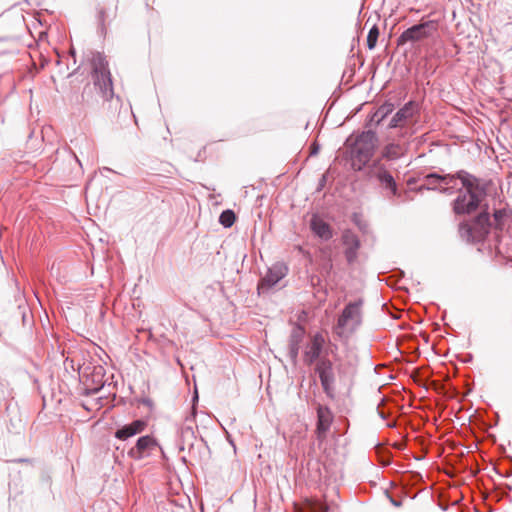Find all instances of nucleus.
Returning a JSON list of instances; mask_svg holds the SVG:
<instances>
[{
    "mask_svg": "<svg viewBox=\"0 0 512 512\" xmlns=\"http://www.w3.org/2000/svg\"><path fill=\"white\" fill-rule=\"evenodd\" d=\"M462 188L465 193L460 194L453 202V211L457 215L474 212L485 196V189L473 175H461Z\"/></svg>",
    "mask_w": 512,
    "mask_h": 512,
    "instance_id": "1",
    "label": "nucleus"
},
{
    "mask_svg": "<svg viewBox=\"0 0 512 512\" xmlns=\"http://www.w3.org/2000/svg\"><path fill=\"white\" fill-rule=\"evenodd\" d=\"M378 144V138L373 131L361 133L355 140L351 149V165L360 171L370 161Z\"/></svg>",
    "mask_w": 512,
    "mask_h": 512,
    "instance_id": "2",
    "label": "nucleus"
},
{
    "mask_svg": "<svg viewBox=\"0 0 512 512\" xmlns=\"http://www.w3.org/2000/svg\"><path fill=\"white\" fill-rule=\"evenodd\" d=\"M362 306V299L350 302L345 306L342 313L339 315L337 323L334 327V332L339 337H349L361 325Z\"/></svg>",
    "mask_w": 512,
    "mask_h": 512,
    "instance_id": "3",
    "label": "nucleus"
},
{
    "mask_svg": "<svg viewBox=\"0 0 512 512\" xmlns=\"http://www.w3.org/2000/svg\"><path fill=\"white\" fill-rule=\"evenodd\" d=\"M91 68L94 85L99 88L105 100H110L114 93L106 58L100 53L93 54L91 58Z\"/></svg>",
    "mask_w": 512,
    "mask_h": 512,
    "instance_id": "4",
    "label": "nucleus"
},
{
    "mask_svg": "<svg viewBox=\"0 0 512 512\" xmlns=\"http://www.w3.org/2000/svg\"><path fill=\"white\" fill-rule=\"evenodd\" d=\"M438 30V22L429 20L414 25L405 30L397 39L398 45H404L407 42H419L431 37Z\"/></svg>",
    "mask_w": 512,
    "mask_h": 512,
    "instance_id": "5",
    "label": "nucleus"
},
{
    "mask_svg": "<svg viewBox=\"0 0 512 512\" xmlns=\"http://www.w3.org/2000/svg\"><path fill=\"white\" fill-rule=\"evenodd\" d=\"M489 214L480 213L472 222H463L459 225V234L467 242L483 238L488 233Z\"/></svg>",
    "mask_w": 512,
    "mask_h": 512,
    "instance_id": "6",
    "label": "nucleus"
},
{
    "mask_svg": "<svg viewBox=\"0 0 512 512\" xmlns=\"http://www.w3.org/2000/svg\"><path fill=\"white\" fill-rule=\"evenodd\" d=\"M369 175L371 177L376 178L382 187L390 190L393 195L397 194V185L396 182L385 167V165L381 162V159L375 160L369 167Z\"/></svg>",
    "mask_w": 512,
    "mask_h": 512,
    "instance_id": "7",
    "label": "nucleus"
},
{
    "mask_svg": "<svg viewBox=\"0 0 512 512\" xmlns=\"http://www.w3.org/2000/svg\"><path fill=\"white\" fill-rule=\"evenodd\" d=\"M316 372L319 374L323 391L329 398H333L335 377L332 362L328 359L320 360L316 365Z\"/></svg>",
    "mask_w": 512,
    "mask_h": 512,
    "instance_id": "8",
    "label": "nucleus"
},
{
    "mask_svg": "<svg viewBox=\"0 0 512 512\" xmlns=\"http://www.w3.org/2000/svg\"><path fill=\"white\" fill-rule=\"evenodd\" d=\"M341 242L344 247V256L348 264H354L358 258V251L361 247V242L356 233L350 229L342 232Z\"/></svg>",
    "mask_w": 512,
    "mask_h": 512,
    "instance_id": "9",
    "label": "nucleus"
},
{
    "mask_svg": "<svg viewBox=\"0 0 512 512\" xmlns=\"http://www.w3.org/2000/svg\"><path fill=\"white\" fill-rule=\"evenodd\" d=\"M316 412L317 424L315 434L317 440L322 443L327 437V433L330 430L334 417L331 410L327 406H323L321 404L317 405Z\"/></svg>",
    "mask_w": 512,
    "mask_h": 512,
    "instance_id": "10",
    "label": "nucleus"
},
{
    "mask_svg": "<svg viewBox=\"0 0 512 512\" xmlns=\"http://www.w3.org/2000/svg\"><path fill=\"white\" fill-rule=\"evenodd\" d=\"M156 445V440L152 436H142L137 440L135 446L129 450L128 455L136 460L142 459L147 456Z\"/></svg>",
    "mask_w": 512,
    "mask_h": 512,
    "instance_id": "11",
    "label": "nucleus"
},
{
    "mask_svg": "<svg viewBox=\"0 0 512 512\" xmlns=\"http://www.w3.org/2000/svg\"><path fill=\"white\" fill-rule=\"evenodd\" d=\"M461 175L470 174L465 171H460L457 174L441 175L439 191L452 193L455 190H461L463 182Z\"/></svg>",
    "mask_w": 512,
    "mask_h": 512,
    "instance_id": "12",
    "label": "nucleus"
},
{
    "mask_svg": "<svg viewBox=\"0 0 512 512\" xmlns=\"http://www.w3.org/2000/svg\"><path fill=\"white\" fill-rule=\"evenodd\" d=\"M325 344V339L321 334H315L308 346L306 347L305 353H304V361L311 365L314 361H316L323 349V346Z\"/></svg>",
    "mask_w": 512,
    "mask_h": 512,
    "instance_id": "13",
    "label": "nucleus"
},
{
    "mask_svg": "<svg viewBox=\"0 0 512 512\" xmlns=\"http://www.w3.org/2000/svg\"><path fill=\"white\" fill-rule=\"evenodd\" d=\"M309 226L311 231L323 240L327 241L333 237L331 226L318 215L311 217Z\"/></svg>",
    "mask_w": 512,
    "mask_h": 512,
    "instance_id": "14",
    "label": "nucleus"
},
{
    "mask_svg": "<svg viewBox=\"0 0 512 512\" xmlns=\"http://www.w3.org/2000/svg\"><path fill=\"white\" fill-rule=\"evenodd\" d=\"M147 427V422L141 419L135 420L130 424L124 425L115 432V437L119 440H126L137 434L142 433Z\"/></svg>",
    "mask_w": 512,
    "mask_h": 512,
    "instance_id": "15",
    "label": "nucleus"
},
{
    "mask_svg": "<svg viewBox=\"0 0 512 512\" xmlns=\"http://www.w3.org/2000/svg\"><path fill=\"white\" fill-rule=\"evenodd\" d=\"M415 112V105L412 102L407 103L401 108L392 118L390 127L403 126L405 122L410 119Z\"/></svg>",
    "mask_w": 512,
    "mask_h": 512,
    "instance_id": "16",
    "label": "nucleus"
},
{
    "mask_svg": "<svg viewBox=\"0 0 512 512\" xmlns=\"http://www.w3.org/2000/svg\"><path fill=\"white\" fill-rule=\"evenodd\" d=\"M337 370L341 380L351 381L356 373V365L350 358L342 359L337 365Z\"/></svg>",
    "mask_w": 512,
    "mask_h": 512,
    "instance_id": "17",
    "label": "nucleus"
},
{
    "mask_svg": "<svg viewBox=\"0 0 512 512\" xmlns=\"http://www.w3.org/2000/svg\"><path fill=\"white\" fill-rule=\"evenodd\" d=\"M285 275L284 268L282 266H274L269 269L266 276L262 279L260 286L263 287H272L276 283H278Z\"/></svg>",
    "mask_w": 512,
    "mask_h": 512,
    "instance_id": "18",
    "label": "nucleus"
},
{
    "mask_svg": "<svg viewBox=\"0 0 512 512\" xmlns=\"http://www.w3.org/2000/svg\"><path fill=\"white\" fill-rule=\"evenodd\" d=\"M404 152V148L400 144L390 143L382 149L381 156L386 160H396L402 157Z\"/></svg>",
    "mask_w": 512,
    "mask_h": 512,
    "instance_id": "19",
    "label": "nucleus"
},
{
    "mask_svg": "<svg viewBox=\"0 0 512 512\" xmlns=\"http://www.w3.org/2000/svg\"><path fill=\"white\" fill-rule=\"evenodd\" d=\"M441 175L432 173L428 174L423 178V183L421 188H426L428 190H439Z\"/></svg>",
    "mask_w": 512,
    "mask_h": 512,
    "instance_id": "20",
    "label": "nucleus"
},
{
    "mask_svg": "<svg viewBox=\"0 0 512 512\" xmlns=\"http://www.w3.org/2000/svg\"><path fill=\"white\" fill-rule=\"evenodd\" d=\"M236 221V215L232 210H225L219 217V222L224 227H231Z\"/></svg>",
    "mask_w": 512,
    "mask_h": 512,
    "instance_id": "21",
    "label": "nucleus"
},
{
    "mask_svg": "<svg viewBox=\"0 0 512 512\" xmlns=\"http://www.w3.org/2000/svg\"><path fill=\"white\" fill-rule=\"evenodd\" d=\"M379 37V29L376 25H374L367 35V47L372 50L375 48L377 44V40Z\"/></svg>",
    "mask_w": 512,
    "mask_h": 512,
    "instance_id": "22",
    "label": "nucleus"
},
{
    "mask_svg": "<svg viewBox=\"0 0 512 512\" xmlns=\"http://www.w3.org/2000/svg\"><path fill=\"white\" fill-rule=\"evenodd\" d=\"M392 110H393L392 104L382 105L375 113V116H379V119L377 120V122H380L381 120H383Z\"/></svg>",
    "mask_w": 512,
    "mask_h": 512,
    "instance_id": "23",
    "label": "nucleus"
},
{
    "mask_svg": "<svg viewBox=\"0 0 512 512\" xmlns=\"http://www.w3.org/2000/svg\"><path fill=\"white\" fill-rule=\"evenodd\" d=\"M99 21H100V26H101L102 33H106L107 23H106V16H105V12L104 11L100 12V14H99Z\"/></svg>",
    "mask_w": 512,
    "mask_h": 512,
    "instance_id": "24",
    "label": "nucleus"
},
{
    "mask_svg": "<svg viewBox=\"0 0 512 512\" xmlns=\"http://www.w3.org/2000/svg\"><path fill=\"white\" fill-rule=\"evenodd\" d=\"M502 216H503L502 211H500V210L495 211V213H494L495 221H499Z\"/></svg>",
    "mask_w": 512,
    "mask_h": 512,
    "instance_id": "25",
    "label": "nucleus"
},
{
    "mask_svg": "<svg viewBox=\"0 0 512 512\" xmlns=\"http://www.w3.org/2000/svg\"><path fill=\"white\" fill-rule=\"evenodd\" d=\"M326 510H327V508L322 504H319L318 507L315 508L316 512H325Z\"/></svg>",
    "mask_w": 512,
    "mask_h": 512,
    "instance_id": "26",
    "label": "nucleus"
}]
</instances>
